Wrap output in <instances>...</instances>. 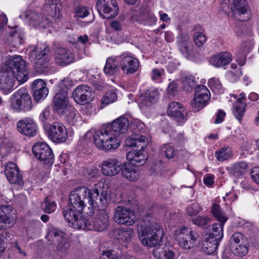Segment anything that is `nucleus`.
<instances>
[{"label":"nucleus","instance_id":"1","mask_svg":"<svg viewBox=\"0 0 259 259\" xmlns=\"http://www.w3.org/2000/svg\"><path fill=\"white\" fill-rule=\"evenodd\" d=\"M102 184L94 185L92 189L85 186H79L71 191L69 194V203L63 211V215L70 218V214L82 212L86 201L94 204L108 206L110 196L108 189Z\"/></svg>","mask_w":259,"mask_h":259},{"label":"nucleus","instance_id":"2","mask_svg":"<svg viewBox=\"0 0 259 259\" xmlns=\"http://www.w3.org/2000/svg\"><path fill=\"white\" fill-rule=\"evenodd\" d=\"M128 127V120L123 116L115 119L111 124H103L93 135L95 145L99 149L106 151L117 148L120 143L117 142L113 133L117 135L125 134Z\"/></svg>","mask_w":259,"mask_h":259},{"label":"nucleus","instance_id":"3","mask_svg":"<svg viewBox=\"0 0 259 259\" xmlns=\"http://www.w3.org/2000/svg\"><path fill=\"white\" fill-rule=\"evenodd\" d=\"M5 65L7 69L0 71V89L8 94L13 90L16 79L19 83H23L29 76L26 62L20 56L11 57Z\"/></svg>","mask_w":259,"mask_h":259},{"label":"nucleus","instance_id":"4","mask_svg":"<svg viewBox=\"0 0 259 259\" xmlns=\"http://www.w3.org/2000/svg\"><path fill=\"white\" fill-rule=\"evenodd\" d=\"M164 232L161 226L153 219L146 218L138 230L141 243L145 246L152 247L160 245Z\"/></svg>","mask_w":259,"mask_h":259},{"label":"nucleus","instance_id":"5","mask_svg":"<svg viewBox=\"0 0 259 259\" xmlns=\"http://www.w3.org/2000/svg\"><path fill=\"white\" fill-rule=\"evenodd\" d=\"M125 144L128 147H137L126 154V159L136 166H140L144 164L147 160V156L143 152V150L148 145V139L145 136H136L134 138H127L125 140Z\"/></svg>","mask_w":259,"mask_h":259},{"label":"nucleus","instance_id":"6","mask_svg":"<svg viewBox=\"0 0 259 259\" xmlns=\"http://www.w3.org/2000/svg\"><path fill=\"white\" fill-rule=\"evenodd\" d=\"M11 109L16 112H26L32 107V100L25 88L15 92L11 98Z\"/></svg>","mask_w":259,"mask_h":259},{"label":"nucleus","instance_id":"7","mask_svg":"<svg viewBox=\"0 0 259 259\" xmlns=\"http://www.w3.org/2000/svg\"><path fill=\"white\" fill-rule=\"evenodd\" d=\"M50 48L45 44L38 43L30 52L29 60L33 62L37 69L42 70L48 68V62L50 61L49 53Z\"/></svg>","mask_w":259,"mask_h":259},{"label":"nucleus","instance_id":"8","mask_svg":"<svg viewBox=\"0 0 259 259\" xmlns=\"http://www.w3.org/2000/svg\"><path fill=\"white\" fill-rule=\"evenodd\" d=\"M68 89L64 84L60 86L53 99V109L58 114L63 115L66 113L69 105Z\"/></svg>","mask_w":259,"mask_h":259},{"label":"nucleus","instance_id":"9","mask_svg":"<svg viewBox=\"0 0 259 259\" xmlns=\"http://www.w3.org/2000/svg\"><path fill=\"white\" fill-rule=\"evenodd\" d=\"M32 152L35 157L48 166L54 162V155L51 147L46 143L37 142L32 147Z\"/></svg>","mask_w":259,"mask_h":259},{"label":"nucleus","instance_id":"10","mask_svg":"<svg viewBox=\"0 0 259 259\" xmlns=\"http://www.w3.org/2000/svg\"><path fill=\"white\" fill-rule=\"evenodd\" d=\"M48 137L53 142H64L67 139L68 133L65 126L61 122H55L49 125L44 124Z\"/></svg>","mask_w":259,"mask_h":259},{"label":"nucleus","instance_id":"11","mask_svg":"<svg viewBox=\"0 0 259 259\" xmlns=\"http://www.w3.org/2000/svg\"><path fill=\"white\" fill-rule=\"evenodd\" d=\"M230 247L231 252L235 255L243 256L248 251L244 236L240 232L233 234L230 239Z\"/></svg>","mask_w":259,"mask_h":259},{"label":"nucleus","instance_id":"12","mask_svg":"<svg viewBox=\"0 0 259 259\" xmlns=\"http://www.w3.org/2000/svg\"><path fill=\"white\" fill-rule=\"evenodd\" d=\"M176 239L183 248L189 249L194 246L196 240V233L186 227H183L176 232Z\"/></svg>","mask_w":259,"mask_h":259},{"label":"nucleus","instance_id":"13","mask_svg":"<svg viewBox=\"0 0 259 259\" xmlns=\"http://www.w3.org/2000/svg\"><path fill=\"white\" fill-rule=\"evenodd\" d=\"M210 97V92L205 85H197L195 89L194 99L191 102L194 111H198L205 106Z\"/></svg>","mask_w":259,"mask_h":259},{"label":"nucleus","instance_id":"14","mask_svg":"<svg viewBox=\"0 0 259 259\" xmlns=\"http://www.w3.org/2000/svg\"><path fill=\"white\" fill-rule=\"evenodd\" d=\"M113 220L117 224L130 226L135 223V215L130 209L120 205L115 209Z\"/></svg>","mask_w":259,"mask_h":259},{"label":"nucleus","instance_id":"15","mask_svg":"<svg viewBox=\"0 0 259 259\" xmlns=\"http://www.w3.org/2000/svg\"><path fill=\"white\" fill-rule=\"evenodd\" d=\"M52 238V244L56 246L58 251L64 252L70 247L69 240L65 237V234L61 231L54 229L50 231L46 238L50 240Z\"/></svg>","mask_w":259,"mask_h":259},{"label":"nucleus","instance_id":"16","mask_svg":"<svg viewBox=\"0 0 259 259\" xmlns=\"http://www.w3.org/2000/svg\"><path fill=\"white\" fill-rule=\"evenodd\" d=\"M96 8L101 15L103 13L108 15L104 18H112L118 14V8L115 0H97Z\"/></svg>","mask_w":259,"mask_h":259},{"label":"nucleus","instance_id":"17","mask_svg":"<svg viewBox=\"0 0 259 259\" xmlns=\"http://www.w3.org/2000/svg\"><path fill=\"white\" fill-rule=\"evenodd\" d=\"M17 130L21 134L34 137L37 135L38 127L35 121L30 118L19 120L16 123Z\"/></svg>","mask_w":259,"mask_h":259},{"label":"nucleus","instance_id":"18","mask_svg":"<svg viewBox=\"0 0 259 259\" xmlns=\"http://www.w3.org/2000/svg\"><path fill=\"white\" fill-rule=\"evenodd\" d=\"M93 95L94 92L90 87L81 84L74 90L72 97L77 104L85 105L92 100Z\"/></svg>","mask_w":259,"mask_h":259},{"label":"nucleus","instance_id":"19","mask_svg":"<svg viewBox=\"0 0 259 259\" xmlns=\"http://www.w3.org/2000/svg\"><path fill=\"white\" fill-rule=\"evenodd\" d=\"M82 212L70 214V218L64 215V218L68 222L69 226L75 229L93 230L91 222L82 215Z\"/></svg>","mask_w":259,"mask_h":259},{"label":"nucleus","instance_id":"20","mask_svg":"<svg viewBox=\"0 0 259 259\" xmlns=\"http://www.w3.org/2000/svg\"><path fill=\"white\" fill-rule=\"evenodd\" d=\"M120 57V67L125 74H132L136 72L139 67L138 60L128 53H124Z\"/></svg>","mask_w":259,"mask_h":259},{"label":"nucleus","instance_id":"21","mask_svg":"<svg viewBox=\"0 0 259 259\" xmlns=\"http://www.w3.org/2000/svg\"><path fill=\"white\" fill-rule=\"evenodd\" d=\"M122 164L116 158H108L102 162V172L106 176H114L122 169Z\"/></svg>","mask_w":259,"mask_h":259},{"label":"nucleus","instance_id":"22","mask_svg":"<svg viewBox=\"0 0 259 259\" xmlns=\"http://www.w3.org/2000/svg\"><path fill=\"white\" fill-rule=\"evenodd\" d=\"M167 114L174 117L178 122L183 123L187 120L188 111L176 102H171L167 108Z\"/></svg>","mask_w":259,"mask_h":259},{"label":"nucleus","instance_id":"23","mask_svg":"<svg viewBox=\"0 0 259 259\" xmlns=\"http://www.w3.org/2000/svg\"><path fill=\"white\" fill-rule=\"evenodd\" d=\"M14 212L9 205H0V230L6 229L15 219Z\"/></svg>","mask_w":259,"mask_h":259},{"label":"nucleus","instance_id":"24","mask_svg":"<svg viewBox=\"0 0 259 259\" xmlns=\"http://www.w3.org/2000/svg\"><path fill=\"white\" fill-rule=\"evenodd\" d=\"M56 62L60 66H65L75 61V55L70 50L60 47L56 50Z\"/></svg>","mask_w":259,"mask_h":259},{"label":"nucleus","instance_id":"25","mask_svg":"<svg viewBox=\"0 0 259 259\" xmlns=\"http://www.w3.org/2000/svg\"><path fill=\"white\" fill-rule=\"evenodd\" d=\"M5 174L8 180L11 183L18 184L19 185L23 183L22 175L15 163H8L5 166Z\"/></svg>","mask_w":259,"mask_h":259},{"label":"nucleus","instance_id":"26","mask_svg":"<svg viewBox=\"0 0 259 259\" xmlns=\"http://www.w3.org/2000/svg\"><path fill=\"white\" fill-rule=\"evenodd\" d=\"M109 213L105 209H99L92 224L93 230L100 232L106 230L109 225Z\"/></svg>","mask_w":259,"mask_h":259},{"label":"nucleus","instance_id":"27","mask_svg":"<svg viewBox=\"0 0 259 259\" xmlns=\"http://www.w3.org/2000/svg\"><path fill=\"white\" fill-rule=\"evenodd\" d=\"M120 172L124 178L131 182H137L141 176L139 168L129 163L122 165Z\"/></svg>","mask_w":259,"mask_h":259},{"label":"nucleus","instance_id":"28","mask_svg":"<svg viewBox=\"0 0 259 259\" xmlns=\"http://www.w3.org/2000/svg\"><path fill=\"white\" fill-rule=\"evenodd\" d=\"M232 60V55L227 52L217 54L211 57L210 63L215 67H222L229 64Z\"/></svg>","mask_w":259,"mask_h":259},{"label":"nucleus","instance_id":"29","mask_svg":"<svg viewBox=\"0 0 259 259\" xmlns=\"http://www.w3.org/2000/svg\"><path fill=\"white\" fill-rule=\"evenodd\" d=\"M246 99L245 95L244 93H241L239 95V98L237 99L235 102L233 106V114L236 118L241 121L242 119L244 112L246 103L243 100Z\"/></svg>","mask_w":259,"mask_h":259},{"label":"nucleus","instance_id":"30","mask_svg":"<svg viewBox=\"0 0 259 259\" xmlns=\"http://www.w3.org/2000/svg\"><path fill=\"white\" fill-rule=\"evenodd\" d=\"M20 17L25 18L30 21L34 22V24L38 25L42 28H46L49 24L50 21L47 18H41L40 20V17L37 13L31 11H26L23 15H20Z\"/></svg>","mask_w":259,"mask_h":259},{"label":"nucleus","instance_id":"31","mask_svg":"<svg viewBox=\"0 0 259 259\" xmlns=\"http://www.w3.org/2000/svg\"><path fill=\"white\" fill-rule=\"evenodd\" d=\"M220 240L207 235H205V240L203 243L202 249L208 254H211L217 250Z\"/></svg>","mask_w":259,"mask_h":259},{"label":"nucleus","instance_id":"32","mask_svg":"<svg viewBox=\"0 0 259 259\" xmlns=\"http://www.w3.org/2000/svg\"><path fill=\"white\" fill-rule=\"evenodd\" d=\"M248 168V164L245 161H239L227 168L229 175L239 178L243 176Z\"/></svg>","mask_w":259,"mask_h":259},{"label":"nucleus","instance_id":"33","mask_svg":"<svg viewBox=\"0 0 259 259\" xmlns=\"http://www.w3.org/2000/svg\"><path fill=\"white\" fill-rule=\"evenodd\" d=\"M158 96L159 93L157 89L148 90L145 93L144 98L141 102V106L150 107L157 102Z\"/></svg>","mask_w":259,"mask_h":259},{"label":"nucleus","instance_id":"34","mask_svg":"<svg viewBox=\"0 0 259 259\" xmlns=\"http://www.w3.org/2000/svg\"><path fill=\"white\" fill-rule=\"evenodd\" d=\"M156 20L157 19L154 14L147 10L142 11L137 19V21L140 23L149 26L154 25Z\"/></svg>","mask_w":259,"mask_h":259},{"label":"nucleus","instance_id":"35","mask_svg":"<svg viewBox=\"0 0 259 259\" xmlns=\"http://www.w3.org/2000/svg\"><path fill=\"white\" fill-rule=\"evenodd\" d=\"M104 72L109 76L115 75L119 72V67L115 58L109 57L107 58L104 67Z\"/></svg>","mask_w":259,"mask_h":259},{"label":"nucleus","instance_id":"36","mask_svg":"<svg viewBox=\"0 0 259 259\" xmlns=\"http://www.w3.org/2000/svg\"><path fill=\"white\" fill-rule=\"evenodd\" d=\"M214 156L219 161L227 160L233 156L232 147L229 146H224L215 152Z\"/></svg>","mask_w":259,"mask_h":259},{"label":"nucleus","instance_id":"37","mask_svg":"<svg viewBox=\"0 0 259 259\" xmlns=\"http://www.w3.org/2000/svg\"><path fill=\"white\" fill-rule=\"evenodd\" d=\"M133 233V230L130 228L122 229L116 231L115 237L120 243H127L131 241Z\"/></svg>","mask_w":259,"mask_h":259},{"label":"nucleus","instance_id":"38","mask_svg":"<svg viewBox=\"0 0 259 259\" xmlns=\"http://www.w3.org/2000/svg\"><path fill=\"white\" fill-rule=\"evenodd\" d=\"M232 5L230 9L234 14H238L241 16L246 14L247 3L245 0H233Z\"/></svg>","mask_w":259,"mask_h":259},{"label":"nucleus","instance_id":"39","mask_svg":"<svg viewBox=\"0 0 259 259\" xmlns=\"http://www.w3.org/2000/svg\"><path fill=\"white\" fill-rule=\"evenodd\" d=\"M193 31H196L194 34V41L195 44L199 47L203 46L206 41V37L203 31L202 27L199 25H196L194 26Z\"/></svg>","mask_w":259,"mask_h":259},{"label":"nucleus","instance_id":"40","mask_svg":"<svg viewBox=\"0 0 259 259\" xmlns=\"http://www.w3.org/2000/svg\"><path fill=\"white\" fill-rule=\"evenodd\" d=\"M117 99V96L115 91L113 90L108 91L101 100L102 104L100 107L103 108L106 105L114 102Z\"/></svg>","mask_w":259,"mask_h":259},{"label":"nucleus","instance_id":"41","mask_svg":"<svg viewBox=\"0 0 259 259\" xmlns=\"http://www.w3.org/2000/svg\"><path fill=\"white\" fill-rule=\"evenodd\" d=\"M211 211L213 215L217 219L219 222L225 223L228 220V218L225 213L221 208L220 206L216 203H213L211 206Z\"/></svg>","mask_w":259,"mask_h":259},{"label":"nucleus","instance_id":"42","mask_svg":"<svg viewBox=\"0 0 259 259\" xmlns=\"http://www.w3.org/2000/svg\"><path fill=\"white\" fill-rule=\"evenodd\" d=\"M224 224L222 222H219V223L213 224L212 232L207 234L206 235L221 240L223 237V227Z\"/></svg>","mask_w":259,"mask_h":259},{"label":"nucleus","instance_id":"43","mask_svg":"<svg viewBox=\"0 0 259 259\" xmlns=\"http://www.w3.org/2000/svg\"><path fill=\"white\" fill-rule=\"evenodd\" d=\"M130 128L132 132L134 133V135H132L131 138L135 137L136 136H143L141 135L138 134V133H143L145 131L144 124L138 120H134L129 124Z\"/></svg>","mask_w":259,"mask_h":259},{"label":"nucleus","instance_id":"44","mask_svg":"<svg viewBox=\"0 0 259 259\" xmlns=\"http://www.w3.org/2000/svg\"><path fill=\"white\" fill-rule=\"evenodd\" d=\"M208 87L215 94H222L224 91L221 81L218 78H212L208 80Z\"/></svg>","mask_w":259,"mask_h":259},{"label":"nucleus","instance_id":"45","mask_svg":"<svg viewBox=\"0 0 259 259\" xmlns=\"http://www.w3.org/2000/svg\"><path fill=\"white\" fill-rule=\"evenodd\" d=\"M191 220L193 224L204 228L207 227L211 221V219L206 215H197L191 218Z\"/></svg>","mask_w":259,"mask_h":259},{"label":"nucleus","instance_id":"46","mask_svg":"<svg viewBox=\"0 0 259 259\" xmlns=\"http://www.w3.org/2000/svg\"><path fill=\"white\" fill-rule=\"evenodd\" d=\"M57 205L54 201L51 200L48 197H46L42 204L41 208L46 213H51L55 211Z\"/></svg>","mask_w":259,"mask_h":259},{"label":"nucleus","instance_id":"47","mask_svg":"<svg viewBox=\"0 0 259 259\" xmlns=\"http://www.w3.org/2000/svg\"><path fill=\"white\" fill-rule=\"evenodd\" d=\"M161 152L166 158L170 159L175 157L177 151L171 145L165 144L161 147Z\"/></svg>","mask_w":259,"mask_h":259},{"label":"nucleus","instance_id":"48","mask_svg":"<svg viewBox=\"0 0 259 259\" xmlns=\"http://www.w3.org/2000/svg\"><path fill=\"white\" fill-rule=\"evenodd\" d=\"M16 28L13 29L10 32V35L12 38L11 41L15 43V45H20L24 42L23 32L18 31L16 30Z\"/></svg>","mask_w":259,"mask_h":259},{"label":"nucleus","instance_id":"49","mask_svg":"<svg viewBox=\"0 0 259 259\" xmlns=\"http://www.w3.org/2000/svg\"><path fill=\"white\" fill-rule=\"evenodd\" d=\"M202 210L201 206L197 203L189 204L186 208V212L190 217H195Z\"/></svg>","mask_w":259,"mask_h":259},{"label":"nucleus","instance_id":"50","mask_svg":"<svg viewBox=\"0 0 259 259\" xmlns=\"http://www.w3.org/2000/svg\"><path fill=\"white\" fill-rule=\"evenodd\" d=\"M118 253L113 249L103 251L100 256V259H119Z\"/></svg>","mask_w":259,"mask_h":259},{"label":"nucleus","instance_id":"51","mask_svg":"<svg viewBox=\"0 0 259 259\" xmlns=\"http://www.w3.org/2000/svg\"><path fill=\"white\" fill-rule=\"evenodd\" d=\"M49 90L48 88L36 90L33 92V97L36 102L44 100L48 96Z\"/></svg>","mask_w":259,"mask_h":259},{"label":"nucleus","instance_id":"52","mask_svg":"<svg viewBox=\"0 0 259 259\" xmlns=\"http://www.w3.org/2000/svg\"><path fill=\"white\" fill-rule=\"evenodd\" d=\"M182 81L185 86L189 87L190 89H196L197 87L194 76L190 75L184 76L182 78Z\"/></svg>","mask_w":259,"mask_h":259},{"label":"nucleus","instance_id":"53","mask_svg":"<svg viewBox=\"0 0 259 259\" xmlns=\"http://www.w3.org/2000/svg\"><path fill=\"white\" fill-rule=\"evenodd\" d=\"M89 14V10L87 8L83 6H79L75 10V17L78 18H84Z\"/></svg>","mask_w":259,"mask_h":259},{"label":"nucleus","instance_id":"54","mask_svg":"<svg viewBox=\"0 0 259 259\" xmlns=\"http://www.w3.org/2000/svg\"><path fill=\"white\" fill-rule=\"evenodd\" d=\"M31 88L33 92H34V91L40 90L47 88L45 81L40 79L34 80L32 83Z\"/></svg>","mask_w":259,"mask_h":259},{"label":"nucleus","instance_id":"55","mask_svg":"<svg viewBox=\"0 0 259 259\" xmlns=\"http://www.w3.org/2000/svg\"><path fill=\"white\" fill-rule=\"evenodd\" d=\"M163 72V70H160L157 68L153 69L151 72L152 79L157 82L160 81Z\"/></svg>","mask_w":259,"mask_h":259},{"label":"nucleus","instance_id":"56","mask_svg":"<svg viewBox=\"0 0 259 259\" xmlns=\"http://www.w3.org/2000/svg\"><path fill=\"white\" fill-rule=\"evenodd\" d=\"M50 117V108L49 107L45 108L39 115L40 120L44 123V125H46L45 122Z\"/></svg>","mask_w":259,"mask_h":259},{"label":"nucleus","instance_id":"57","mask_svg":"<svg viewBox=\"0 0 259 259\" xmlns=\"http://www.w3.org/2000/svg\"><path fill=\"white\" fill-rule=\"evenodd\" d=\"M48 6H49L50 8L52 11L51 12V15L52 16H54V15H55L54 17H57L58 18V14H59V8L57 7L56 2H54L52 1H49V4H47V7H48Z\"/></svg>","mask_w":259,"mask_h":259},{"label":"nucleus","instance_id":"58","mask_svg":"<svg viewBox=\"0 0 259 259\" xmlns=\"http://www.w3.org/2000/svg\"><path fill=\"white\" fill-rule=\"evenodd\" d=\"M178 44H190L189 35L185 32H182L177 38Z\"/></svg>","mask_w":259,"mask_h":259},{"label":"nucleus","instance_id":"59","mask_svg":"<svg viewBox=\"0 0 259 259\" xmlns=\"http://www.w3.org/2000/svg\"><path fill=\"white\" fill-rule=\"evenodd\" d=\"M7 232H3L0 234V252L5 251L6 248V240Z\"/></svg>","mask_w":259,"mask_h":259},{"label":"nucleus","instance_id":"60","mask_svg":"<svg viewBox=\"0 0 259 259\" xmlns=\"http://www.w3.org/2000/svg\"><path fill=\"white\" fill-rule=\"evenodd\" d=\"M189 44H178L179 50L186 57H188L189 55Z\"/></svg>","mask_w":259,"mask_h":259},{"label":"nucleus","instance_id":"61","mask_svg":"<svg viewBox=\"0 0 259 259\" xmlns=\"http://www.w3.org/2000/svg\"><path fill=\"white\" fill-rule=\"evenodd\" d=\"M162 259H174L175 253L169 249H165L162 251Z\"/></svg>","mask_w":259,"mask_h":259},{"label":"nucleus","instance_id":"62","mask_svg":"<svg viewBox=\"0 0 259 259\" xmlns=\"http://www.w3.org/2000/svg\"><path fill=\"white\" fill-rule=\"evenodd\" d=\"M178 85L175 82H170L167 88V91L169 94L174 95L178 91Z\"/></svg>","mask_w":259,"mask_h":259},{"label":"nucleus","instance_id":"63","mask_svg":"<svg viewBox=\"0 0 259 259\" xmlns=\"http://www.w3.org/2000/svg\"><path fill=\"white\" fill-rule=\"evenodd\" d=\"M251 177L253 181L259 185V167L254 168L251 172Z\"/></svg>","mask_w":259,"mask_h":259},{"label":"nucleus","instance_id":"64","mask_svg":"<svg viewBox=\"0 0 259 259\" xmlns=\"http://www.w3.org/2000/svg\"><path fill=\"white\" fill-rule=\"evenodd\" d=\"M204 184L208 186H211L214 183V177L212 175H206L204 177Z\"/></svg>","mask_w":259,"mask_h":259}]
</instances>
